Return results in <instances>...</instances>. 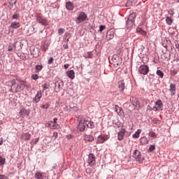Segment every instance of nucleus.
Instances as JSON below:
<instances>
[{
  "mask_svg": "<svg viewBox=\"0 0 179 179\" xmlns=\"http://www.w3.org/2000/svg\"><path fill=\"white\" fill-rule=\"evenodd\" d=\"M93 122L82 120L80 121L78 128L80 131H83L86 128V126L87 128H93Z\"/></svg>",
  "mask_w": 179,
  "mask_h": 179,
  "instance_id": "obj_1",
  "label": "nucleus"
},
{
  "mask_svg": "<svg viewBox=\"0 0 179 179\" xmlns=\"http://www.w3.org/2000/svg\"><path fill=\"white\" fill-rule=\"evenodd\" d=\"M129 135H131V133H129L127 129L122 127L117 134V139L118 141H122L124 136H129Z\"/></svg>",
  "mask_w": 179,
  "mask_h": 179,
  "instance_id": "obj_2",
  "label": "nucleus"
},
{
  "mask_svg": "<svg viewBox=\"0 0 179 179\" xmlns=\"http://www.w3.org/2000/svg\"><path fill=\"white\" fill-rule=\"evenodd\" d=\"M87 162L90 167H94L96 166V156L93 153H90L88 155Z\"/></svg>",
  "mask_w": 179,
  "mask_h": 179,
  "instance_id": "obj_3",
  "label": "nucleus"
},
{
  "mask_svg": "<svg viewBox=\"0 0 179 179\" xmlns=\"http://www.w3.org/2000/svg\"><path fill=\"white\" fill-rule=\"evenodd\" d=\"M57 121L58 118L55 117L53 119V121H49L48 122V127H49V128H51V129H58V128H59V124L57 123Z\"/></svg>",
  "mask_w": 179,
  "mask_h": 179,
  "instance_id": "obj_4",
  "label": "nucleus"
},
{
  "mask_svg": "<svg viewBox=\"0 0 179 179\" xmlns=\"http://www.w3.org/2000/svg\"><path fill=\"white\" fill-rule=\"evenodd\" d=\"M133 157H134L136 161L138 162V163H142V162H143V158L142 157V154L138 150H135L133 152Z\"/></svg>",
  "mask_w": 179,
  "mask_h": 179,
  "instance_id": "obj_5",
  "label": "nucleus"
},
{
  "mask_svg": "<svg viewBox=\"0 0 179 179\" xmlns=\"http://www.w3.org/2000/svg\"><path fill=\"white\" fill-rule=\"evenodd\" d=\"M138 73L141 75H148L149 73V66L143 64L138 67Z\"/></svg>",
  "mask_w": 179,
  "mask_h": 179,
  "instance_id": "obj_6",
  "label": "nucleus"
},
{
  "mask_svg": "<svg viewBox=\"0 0 179 179\" xmlns=\"http://www.w3.org/2000/svg\"><path fill=\"white\" fill-rule=\"evenodd\" d=\"M87 19V15L85 13V12H80L78 14V17H77V23H82V22H85Z\"/></svg>",
  "mask_w": 179,
  "mask_h": 179,
  "instance_id": "obj_7",
  "label": "nucleus"
},
{
  "mask_svg": "<svg viewBox=\"0 0 179 179\" xmlns=\"http://www.w3.org/2000/svg\"><path fill=\"white\" fill-rule=\"evenodd\" d=\"M128 86V83L125 80H122L118 83V89L120 92H124L125 87Z\"/></svg>",
  "mask_w": 179,
  "mask_h": 179,
  "instance_id": "obj_8",
  "label": "nucleus"
},
{
  "mask_svg": "<svg viewBox=\"0 0 179 179\" xmlns=\"http://www.w3.org/2000/svg\"><path fill=\"white\" fill-rule=\"evenodd\" d=\"M36 20L38 23H41V24H47V20L41 15V14H37Z\"/></svg>",
  "mask_w": 179,
  "mask_h": 179,
  "instance_id": "obj_9",
  "label": "nucleus"
},
{
  "mask_svg": "<svg viewBox=\"0 0 179 179\" xmlns=\"http://www.w3.org/2000/svg\"><path fill=\"white\" fill-rule=\"evenodd\" d=\"M30 52L31 55H33L34 58H37L38 57V54L40 51L38 50V48L36 47H31L30 48Z\"/></svg>",
  "mask_w": 179,
  "mask_h": 179,
  "instance_id": "obj_10",
  "label": "nucleus"
},
{
  "mask_svg": "<svg viewBox=\"0 0 179 179\" xmlns=\"http://www.w3.org/2000/svg\"><path fill=\"white\" fill-rule=\"evenodd\" d=\"M155 106H153L152 110L153 111H158L160 108H163V102L162 100H158L155 102Z\"/></svg>",
  "mask_w": 179,
  "mask_h": 179,
  "instance_id": "obj_11",
  "label": "nucleus"
},
{
  "mask_svg": "<svg viewBox=\"0 0 179 179\" xmlns=\"http://www.w3.org/2000/svg\"><path fill=\"white\" fill-rule=\"evenodd\" d=\"M169 92L171 93V95L173 96H176V92H177V88L176 87V84L175 83H171L169 85Z\"/></svg>",
  "mask_w": 179,
  "mask_h": 179,
  "instance_id": "obj_12",
  "label": "nucleus"
},
{
  "mask_svg": "<svg viewBox=\"0 0 179 179\" xmlns=\"http://www.w3.org/2000/svg\"><path fill=\"white\" fill-rule=\"evenodd\" d=\"M113 38H114V31L109 30L106 33V40H108V41H110V40H113Z\"/></svg>",
  "mask_w": 179,
  "mask_h": 179,
  "instance_id": "obj_13",
  "label": "nucleus"
},
{
  "mask_svg": "<svg viewBox=\"0 0 179 179\" xmlns=\"http://www.w3.org/2000/svg\"><path fill=\"white\" fill-rule=\"evenodd\" d=\"M41 97H43L41 91H38L36 94L35 97L33 99V101H35L36 103H38V101H40V100L41 99Z\"/></svg>",
  "mask_w": 179,
  "mask_h": 179,
  "instance_id": "obj_14",
  "label": "nucleus"
},
{
  "mask_svg": "<svg viewBox=\"0 0 179 179\" xmlns=\"http://www.w3.org/2000/svg\"><path fill=\"white\" fill-rule=\"evenodd\" d=\"M20 115H21V117H24V115H27L29 116V115L30 114V110H27V109H22L20 112H19Z\"/></svg>",
  "mask_w": 179,
  "mask_h": 179,
  "instance_id": "obj_15",
  "label": "nucleus"
},
{
  "mask_svg": "<svg viewBox=\"0 0 179 179\" xmlns=\"http://www.w3.org/2000/svg\"><path fill=\"white\" fill-rule=\"evenodd\" d=\"M24 87H26V83L22 81L20 85L17 86V92H22V90H24Z\"/></svg>",
  "mask_w": 179,
  "mask_h": 179,
  "instance_id": "obj_16",
  "label": "nucleus"
},
{
  "mask_svg": "<svg viewBox=\"0 0 179 179\" xmlns=\"http://www.w3.org/2000/svg\"><path fill=\"white\" fill-rule=\"evenodd\" d=\"M107 141V136H99L97 138V143H104V141Z\"/></svg>",
  "mask_w": 179,
  "mask_h": 179,
  "instance_id": "obj_17",
  "label": "nucleus"
},
{
  "mask_svg": "<svg viewBox=\"0 0 179 179\" xmlns=\"http://www.w3.org/2000/svg\"><path fill=\"white\" fill-rule=\"evenodd\" d=\"M31 138V134L29 133H24L22 135V138L24 139V141H30V138Z\"/></svg>",
  "mask_w": 179,
  "mask_h": 179,
  "instance_id": "obj_18",
  "label": "nucleus"
},
{
  "mask_svg": "<svg viewBox=\"0 0 179 179\" xmlns=\"http://www.w3.org/2000/svg\"><path fill=\"white\" fill-rule=\"evenodd\" d=\"M84 141L86 142H93L94 141V137L92 135H85L84 137Z\"/></svg>",
  "mask_w": 179,
  "mask_h": 179,
  "instance_id": "obj_19",
  "label": "nucleus"
},
{
  "mask_svg": "<svg viewBox=\"0 0 179 179\" xmlns=\"http://www.w3.org/2000/svg\"><path fill=\"white\" fill-rule=\"evenodd\" d=\"M66 75L70 79H75V71L73 70L67 71Z\"/></svg>",
  "mask_w": 179,
  "mask_h": 179,
  "instance_id": "obj_20",
  "label": "nucleus"
},
{
  "mask_svg": "<svg viewBox=\"0 0 179 179\" xmlns=\"http://www.w3.org/2000/svg\"><path fill=\"white\" fill-rule=\"evenodd\" d=\"M115 111L118 114V115H122V108L118 106L117 105L115 106Z\"/></svg>",
  "mask_w": 179,
  "mask_h": 179,
  "instance_id": "obj_21",
  "label": "nucleus"
},
{
  "mask_svg": "<svg viewBox=\"0 0 179 179\" xmlns=\"http://www.w3.org/2000/svg\"><path fill=\"white\" fill-rule=\"evenodd\" d=\"M66 8L68 10H73V3L71 1H68L66 3Z\"/></svg>",
  "mask_w": 179,
  "mask_h": 179,
  "instance_id": "obj_22",
  "label": "nucleus"
},
{
  "mask_svg": "<svg viewBox=\"0 0 179 179\" xmlns=\"http://www.w3.org/2000/svg\"><path fill=\"white\" fill-rule=\"evenodd\" d=\"M140 142L142 145H148V143H149V139L145 136H143L140 139Z\"/></svg>",
  "mask_w": 179,
  "mask_h": 179,
  "instance_id": "obj_23",
  "label": "nucleus"
},
{
  "mask_svg": "<svg viewBox=\"0 0 179 179\" xmlns=\"http://www.w3.org/2000/svg\"><path fill=\"white\" fill-rule=\"evenodd\" d=\"M10 27H13V29H17L20 27V24L17 22H13L10 24Z\"/></svg>",
  "mask_w": 179,
  "mask_h": 179,
  "instance_id": "obj_24",
  "label": "nucleus"
},
{
  "mask_svg": "<svg viewBox=\"0 0 179 179\" xmlns=\"http://www.w3.org/2000/svg\"><path fill=\"white\" fill-rule=\"evenodd\" d=\"M135 17H136V14L133 13L129 15L127 20H131V22H135Z\"/></svg>",
  "mask_w": 179,
  "mask_h": 179,
  "instance_id": "obj_25",
  "label": "nucleus"
},
{
  "mask_svg": "<svg viewBox=\"0 0 179 179\" xmlns=\"http://www.w3.org/2000/svg\"><path fill=\"white\" fill-rule=\"evenodd\" d=\"M142 132V130L138 129L135 134H133L132 137L133 138H139L141 133Z\"/></svg>",
  "mask_w": 179,
  "mask_h": 179,
  "instance_id": "obj_26",
  "label": "nucleus"
},
{
  "mask_svg": "<svg viewBox=\"0 0 179 179\" xmlns=\"http://www.w3.org/2000/svg\"><path fill=\"white\" fill-rule=\"evenodd\" d=\"M166 24H169V26H171V24H173V20L171 17H166Z\"/></svg>",
  "mask_w": 179,
  "mask_h": 179,
  "instance_id": "obj_27",
  "label": "nucleus"
},
{
  "mask_svg": "<svg viewBox=\"0 0 179 179\" xmlns=\"http://www.w3.org/2000/svg\"><path fill=\"white\" fill-rule=\"evenodd\" d=\"M36 69V73H39L43 69V66L42 65H36L35 66Z\"/></svg>",
  "mask_w": 179,
  "mask_h": 179,
  "instance_id": "obj_28",
  "label": "nucleus"
},
{
  "mask_svg": "<svg viewBox=\"0 0 179 179\" xmlns=\"http://www.w3.org/2000/svg\"><path fill=\"white\" fill-rule=\"evenodd\" d=\"M35 178L43 179L44 177L43 176V173H41L40 172H36L35 174Z\"/></svg>",
  "mask_w": 179,
  "mask_h": 179,
  "instance_id": "obj_29",
  "label": "nucleus"
},
{
  "mask_svg": "<svg viewBox=\"0 0 179 179\" xmlns=\"http://www.w3.org/2000/svg\"><path fill=\"white\" fill-rule=\"evenodd\" d=\"M137 33H140L142 36H146V31H144L141 28H137Z\"/></svg>",
  "mask_w": 179,
  "mask_h": 179,
  "instance_id": "obj_30",
  "label": "nucleus"
},
{
  "mask_svg": "<svg viewBox=\"0 0 179 179\" xmlns=\"http://www.w3.org/2000/svg\"><path fill=\"white\" fill-rule=\"evenodd\" d=\"M178 71L176 69H172L170 71L171 76H176L177 75Z\"/></svg>",
  "mask_w": 179,
  "mask_h": 179,
  "instance_id": "obj_31",
  "label": "nucleus"
},
{
  "mask_svg": "<svg viewBox=\"0 0 179 179\" xmlns=\"http://www.w3.org/2000/svg\"><path fill=\"white\" fill-rule=\"evenodd\" d=\"M134 23H135L134 21L127 20L126 24H127V27H132V26H134Z\"/></svg>",
  "mask_w": 179,
  "mask_h": 179,
  "instance_id": "obj_32",
  "label": "nucleus"
},
{
  "mask_svg": "<svg viewBox=\"0 0 179 179\" xmlns=\"http://www.w3.org/2000/svg\"><path fill=\"white\" fill-rule=\"evenodd\" d=\"M157 75H158V76H159L160 78H163L164 76V73L161 70L157 71Z\"/></svg>",
  "mask_w": 179,
  "mask_h": 179,
  "instance_id": "obj_33",
  "label": "nucleus"
},
{
  "mask_svg": "<svg viewBox=\"0 0 179 179\" xmlns=\"http://www.w3.org/2000/svg\"><path fill=\"white\" fill-rule=\"evenodd\" d=\"M70 111H79V107H78V106H70Z\"/></svg>",
  "mask_w": 179,
  "mask_h": 179,
  "instance_id": "obj_34",
  "label": "nucleus"
},
{
  "mask_svg": "<svg viewBox=\"0 0 179 179\" xmlns=\"http://www.w3.org/2000/svg\"><path fill=\"white\" fill-rule=\"evenodd\" d=\"M42 87L43 90H47L50 89V85H48V83H44L43 85H42Z\"/></svg>",
  "mask_w": 179,
  "mask_h": 179,
  "instance_id": "obj_35",
  "label": "nucleus"
},
{
  "mask_svg": "<svg viewBox=\"0 0 179 179\" xmlns=\"http://www.w3.org/2000/svg\"><path fill=\"white\" fill-rule=\"evenodd\" d=\"M63 33H65V29L60 28V29H58V34H59V36H62Z\"/></svg>",
  "mask_w": 179,
  "mask_h": 179,
  "instance_id": "obj_36",
  "label": "nucleus"
},
{
  "mask_svg": "<svg viewBox=\"0 0 179 179\" xmlns=\"http://www.w3.org/2000/svg\"><path fill=\"white\" fill-rule=\"evenodd\" d=\"M149 136H151V138H157V135L153 131L149 133Z\"/></svg>",
  "mask_w": 179,
  "mask_h": 179,
  "instance_id": "obj_37",
  "label": "nucleus"
},
{
  "mask_svg": "<svg viewBox=\"0 0 179 179\" xmlns=\"http://www.w3.org/2000/svg\"><path fill=\"white\" fill-rule=\"evenodd\" d=\"M5 158L0 156V166H3L5 164Z\"/></svg>",
  "mask_w": 179,
  "mask_h": 179,
  "instance_id": "obj_38",
  "label": "nucleus"
},
{
  "mask_svg": "<svg viewBox=\"0 0 179 179\" xmlns=\"http://www.w3.org/2000/svg\"><path fill=\"white\" fill-rule=\"evenodd\" d=\"M87 58H90V59L93 58V53L92 52H87Z\"/></svg>",
  "mask_w": 179,
  "mask_h": 179,
  "instance_id": "obj_39",
  "label": "nucleus"
},
{
  "mask_svg": "<svg viewBox=\"0 0 179 179\" xmlns=\"http://www.w3.org/2000/svg\"><path fill=\"white\" fill-rule=\"evenodd\" d=\"M133 106L135 107H141V105L139 104V101L136 99V101L133 102Z\"/></svg>",
  "mask_w": 179,
  "mask_h": 179,
  "instance_id": "obj_40",
  "label": "nucleus"
},
{
  "mask_svg": "<svg viewBox=\"0 0 179 179\" xmlns=\"http://www.w3.org/2000/svg\"><path fill=\"white\" fill-rule=\"evenodd\" d=\"M8 3H10V5H15V3H16V2H17V0H7Z\"/></svg>",
  "mask_w": 179,
  "mask_h": 179,
  "instance_id": "obj_41",
  "label": "nucleus"
},
{
  "mask_svg": "<svg viewBox=\"0 0 179 179\" xmlns=\"http://www.w3.org/2000/svg\"><path fill=\"white\" fill-rule=\"evenodd\" d=\"M135 3H132V0H129L127 3V6H134Z\"/></svg>",
  "mask_w": 179,
  "mask_h": 179,
  "instance_id": "obj_42",
  "label": "nucleus"
},
{
  "mask_svg": "<svg viewBox=\"0 0 179 179\" xmlns=\"http://www.w3.org/2000/svg\"><path fill=\"white\" fill-rule=\"evenodd\" d=\"M103 30H106V25H101L99 27V31L101 33Z\"/></svg>",
  "mask_w": 179,
  "mask_h": 179,
  "instance_id": "obj_43",
  "label": "nucleus"
},
{
  "mask_svg": "<svg viewBox=\"0 0 179 179\" xmlns=\"http://www.w3.org/2000/svg\"><path fill=\"white\" fill-rule=\"evenodd\" d=\"M31 78L34 79V80H37V79H38V76L37 74H32Z\"/></svg>",
  "mask_w": 179,
  "mask_h": 179,
  "instance_id": "obj_44",
  "label": "nucleus"
},
{
  "mask_svg": "<svg viewBox=\"0 0 179 179\" xmlns=\"http://www.w3.org/2000/svg\"><path fill=\"white\" fill-rule=\"evenodd\" d=\"M50 105L49 104H45V105H41V108H44L45 110H47L48 108H49Z\"/></svg>",
  "mask_w": 179,
  "mask_h": 179,
  "instance_id": "obj_45",
  "label": "nucleus"
},
{
  "mask_svg": "<svg viewBox=\"0 0 179 179\" xmlns=\"http://www.w3.org/2000/svg\"><path fill=\"white\" fill-rule=\"evenodd\" d=\"M155 149H156V147H155V145H150L148 152H153V150H155Z\"/></svg>",
  "mask_w": 179,
  "mask_h": 179,
  "instance_id": "obj_46",
  "label": "nucleus"
},
{
  "mask_svg": "<svg viewBox=\"0 0 179 179\" xmlns=\"http://www.w3.org/2000/svg\"><path fill=\"white\" fill-rule=\"evenodd\" d=\"M58 87H59V89H62V87H64V82L63 81H61L60 83H59Z\"/></svg>",
  "mask_w": 179,
  "mask_h": 179,
  "instance_id": "obj_47",
  "label": "nucleus"
},
{
  "mask_svg": "<svg viewBox=\"0 0 179 179\" xmlns=\"http://www.w3.org/2000/svg\"><path fill=\"white\" fill-rule=\"evenodd\" d=\"M52 62H54V58L50 57V59L48 61V64L50 65V64H52Z\"/></svg>",
  "mask_w": 179,
  "mask_h": 179,
  "instance_id": "obj_48",
  "label": "nucleus"
},
{
  "mask_svg": "<svg viewBox=\"0 0 179 179\" xmlns=\"http://www.w3.org/2000/svg\"><path fill=\"white\" fill-rule=\"evenodd\" d=\"M13 19H19V15L16 13L13 14Z\"/></svg>",
  "mask_w": 179,
  "mask_h": 179,
  "instance_id": "obj_49",
  "label": "nucleus"
},
{
  "mask_svg": "<svg viewBox=\"0 0 179 179\" xmlns=\"http://www.w3.org/2000/svg\"><path fill=\"white\" fill-rule=\"evenodd\" d=\"M169 15H171L173 16V15H174V10L170 9L169 10Z\"/></svg>",
  "mask_w": 179,
  "mask_h": 179,
  "instance_id": "obj_50",
  "label": "nucleus"
},
{
  "mask_svg": "<svg viewBox=\"0 0 179 179\" xmlns=\"http://www.w3.org/2000/svg\"><path fill=\"white\" fill-rule=\"evenodd\" d=\"M12 50H13V47H12V45H8V51H12Z\"/></svg>",
  "mask_w": 179,
  "mask_h": 179,
  "instance_id": "obj_51",
  "label": "nucleus"
},
{
  "mask_svg": "<svg viewBox=\"0 0 179 179\" xmlns=\"http://www.w3.org/2000/svg\"><path fill=\"white\" fill-rule=\"evenodd\" d=\"M53 136H55V139H57V138H58V133L57 132L53 133Z\"/></svg>",
  "mask_w": 179,
  "mask_h": 179,
  "instance_id": "obj_52",
  "label": "nucleus"
},
{
  "mask_svg": "<svg viewBox=\"0 0 179 179\" xmlns=\"http://www.w3.org/2000/svg\"><path fill=\"white\" fill-rule=\"evenodd\" d=\"M10 83H11L12 86H13L15 85V83H16V81L15 80H11Z\"/></svg>",
  "mask_w": 179,
  "mask_h": 179,
  "instance_id": "obj_53",
  "label": "nucleus"
},
{
  "mask_svg": "<svg viewBox=\"0 0 179 179\" xmlns=\"http://www.w3.org/2000/svg\"><path fill=\"white\" fill-rule=\"evenodd\" d=\"M3 145V138H0V145Z\"/></svg>",
  "mask_w": 179,
  "mask_h": 179,
  "instance_id": "obj_54",
  "label": "nucleus"
},
{
  "mask_svg": "<svg viewBox=\"0 0 179 179\" xmlns=\"http://www.w3.org/2000/svg\"><path fill=\"white\" fill-rule=\"evenodd\" d=\"M0 179H6V176L3 175H0Z\"/></svg>",
  "mask_w": 179,
  "mask_h": 179,
  "instance_id": "obj_55",
  "label": "nucleus"
},
{
  "mask_svg": "<svg viewBox=\"0 0 179 179\" xmlns=\"http://www.w3.org/2000/svg\"><path fill=\"white\" fill-rule=\"evenodd\" d=\"M64 66L65 69H68L69 68V64H64Z\"/></svg>",
  "mask_w": 179,
  "mask_h": 179,
  "instance_id": "obj_56",
  "label": "nucleus"
},
{
  "mask_svg": "<svg viewBox=\"0 0 179 179\" xmlns=\"http://www.w3.org/2000/svg\"><path fill=\"white\" fill-rule=\"evenodd\" d=\"M67 139H71L72 135H68L66 136Z\"/></svg>",
  "mask_w": 179,
  "mask_h": 179,
  "instance_id": "obj_57",
  "label": "nucleus"
},
{
  "mask_svg": "<svg viewBox=\"0 0 179 179\" xmlns=\"http://www.w3.org/2000/svg\"><path fill=\"white\" fill-rule=\"evenodd\" d=\"M63 47L64 48H65V50H66V48H68V44L64 45Z\"/></svg>",
  "mask_w": 179,
  "mask_h": 179,
  "instance_id": "obj_58",
  "label": "nucleus"
},
{
  "mask_svg": "<svg viewBox=\"0 0 179 179\" xmlns=\"http://www.w3.org/2000/svg\"><path fill=\"white\" fill-rule=\"evenodd\" d=\"M67 41H69V38L67 39Z\"/></svg>",
  "mask_w": 179,
  "mask_h": 179,
  "instance_id": "obj_59",
  "label": "nucleus"
},
{
  "mask_svg": "<svg viewBox=\"0 0 179 179\" xmlns=\"http://www.w3.org/2000/svg\"><path fill=\"white\" fill-rule=\"evenodd\" d=\"M178 2H179V0H178Z\"/></svg>",
  "mask_w": 179,
  "mask_h": 179,
  "instance_id": "obj_60",
  "label": "nucleus"
}]
</instances>
